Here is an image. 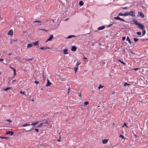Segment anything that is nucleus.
<instances>
[{"label": "nucleus", "instance_id": "obj_36", "mask_svg": "<svg viewBox=\"0 0 148 148\" xmlns=\"http://www.w3.org/2000/svg\"><path fill=\"white\" fill-rule=\"evenodd\" d=\"M88 101H86L84 103V104L86 105H87L88 104Z\"/></svg>", "mask_w": 148, "mask_h": 148}, {"label": "nucleus", "instance_id": "obj_34", "mask_svg": "<svg viewBox=\"0 0 148 148\" xmlns=\"http://www.w3.org/2000/svg\"><path fill=\"white\" fill-rule=\"evenodd\" d=\"M20 92L21 94L25 95V93L24 91H23L22 90H21Z\"/></svg>", "mask_w": 148, "mask_h": 148}, {"label": "nucleus", "instance_id": "obj_63", "mask_svg": "<svg viewBox=\"0 0 148 148\" xmlns=\"http://www.w3.org/2000/svg\"><path fill=\"white\" fill-rule=\"evenodd\" d=\"M12 54V53H8V55H11Z\"/></svg>", "mask_w": 148, "mask_h": 148}, {"label": "nucleus", "instance_id": "obj_59", "mask_svg": "<svg viewBox=\"0 0 148 148\" xmlns=\"http://www.w3.org/2000/svg\"><path fill=\"white\" fill-rule=\"evenodd\" d=\"M40 29L41 30H44V31H47V30H45L44 29Z\"/></svg>", "mask_w": 148, "mask_h": 148}, {"label": "nucleus", "instance_id": "obj_53", "mask_svg": "<svg viewBox=\"0 0 148 148\" xmlns=\"http://www.w3.org/2000/svg\"><path fill=\"white\" fill-rule=\"evenodd\" d=\"M70 90V88H69L68 89V93L69 94V92H70V91H69V90Z\"/></svg>", "mask_w": 148, "mask_h": 148}, {"label": "nucleus", "instance_id": "obj_44", "mask_svg": "<svg viewBox=\"0 0 148 148\" xmlns=\"http://www.w3.org/2000/svg\"><path fill=\"white\" fill-rule=\"evenodd\" d=\"M34 130L37 132H38L39 131L36 128H35Z\"/></svg>", "mask_w": 148, "mask_h": 148}, {"label": "nucleus", "instance_id": "obj_58", "mask_svg": "<svg viewBox=\"0 0 148 148\" xmlns=\"http://www.w3.org/2000/svg\"><path fill=\"white\" fill-rule=\"evenodd\" d=\"M135 71H137V70L138 69V68H135L134 69Z\"/></svg>", "mask_w": 148, "mask_h": 148}, {"label": "nucleus", "instance_id": "obj_14", "mask_svg": "<svg viewBox=\"0 0 148 148\" xmlns=\"http://www.w3.org/2000/svg\"><path fill=\"white\" fill-rule=\"evenodd\" d=\"M68 49H65L63 50V53L65 54H68Z\"/></svg>", "mask_w": 148, "mask_h": 148}, {"label": "nucleus", "instance_id": "obj_12", "mask_svg": "<svg viewBox=\"0 0 148 148\" xmlns=\"http://www.w3.org/2000/svg\"><path fill=\"white\" fill-rule=\"evenodd\" d=\"M35 127L34 126H33L31 129H29L28 130H26L25 131V132H28L29 131H30L32 130H34L35 129Z\"/></svg>", "mask_w": 148, "mask_h": 148}, {"label": "nucleus", "instance_id": "obj_5", "mask_svg": "<svg viewBox=\"0 0 148 148\" xmlns=\"http://www.w3.org/2000/svg\"><path fill=\"white\" fill-rule=\"evenodd\" d=\"M138 15L139 16H140L143 18L144 17V15L142 12H138Z\"/></svg>", "mask_w": 148, "mask_h": 148}, {"label": "nucleus", "instance_id": "obj_49", "mask_svg": "<svg viewBox=\"0 0 148 148\" xmlns=\"http://www.w3.org/2000/svg\"><path fill=\"white\" fill-rule=\"evenodd\" d=\"M128 8L127 7H123L122 8V9H127Z\"/></svg>", "mask_w": 148, "mask_h": 148}, {"label": "nucleus", "instance_id": "obj_21", "mask_svg": "<svg viewBox=\"0 0 148 148\" xmlns=\"http://www.w3.org/2000/svg\"><path fill=\"white\" fill-rule=\"evenodd\" d=\"M40 48L42 49H51L49 47H41Z\"/></svg>", "mask_w": 148, "mask_h": 148}, {"label": "nucleus", "instance_id": "obj_54", "mask_svg": "<svg viewBox=\"0 0 148 148\" xmlns=\"http://www.w3.org/2000/svg\"><path fill=\"white\" fill-rule=\"evenodd\" d=\"M130 51V52L131 53H132V54H135V53H134V52H132V51Z\"/></svg>", "mask_w": 148, "mask_h": 148}, {"label": "nucleus", "instance_id": "obj_4", "mask_svg": "<svg viewBox=\"0 0 148 148\" xmlns=\"http://www.w3.org/2000/svg\"><path fill=\"white\" fill-rule=\"evenodd\" d=\"M14 133L13 132L11 131H6L5 132V134L6 135L10 134L12 135L14 134Z\"/></svg>", "mask_w": 148, "mask_h": 148}, {"label": "nucleus", "instance_id": "obj_29", "mask_svg": "<svg viewBox=\"0 0 148 148\" xmlns=\"http://www.w3.org/2000/svg\"><path fill=\"white\" fill-rule=\"evenodd\" d=\"M10 88H11L10 87H7L6 88L4 89L3 90H4L5 91H6L8 90L9 89H10Z\"/></svg>", "mask_w": 148, "mask_h": 148}, {"label": "nucleus", "instance_id": "obj_51", "mask_svg": "<svg viewBox=\"0 0 148 148\" xmlns=\"http://www.w3.org/2000/svg\"><path fill=\"white\" fill-rule=\"evenodd\" d=\"M80 63L77 62L76 64V65L78 66L80 64Z\"/></svg>", "mask_w": 148, "mask_h": 148}, {"label": "nucleus", "instance_id": "obj_40", "mask_svg": "<svg viewBox=\"0 0 148 148\" xmlns=\"http://www.w3.org/2000/svg\"><path fill=\"white\" fill-rule=\"evenodd\" d=\"M34 23H40L41 22V21H34Z\"/></svg>", "mask_w": 148, "mask_h": 148}, {"label": "nucleus", "instance_id": "obj_35", "mask_svg": "<svg viewBox=\"0 0 148 148\" xmlns=\"http://www.w3.org/2000/svg\"><path fill=\"white\" fill-rule=\"evenodd\" d=\"M134 42H136L138 40V39L136 38H134Z\"/></svg>", "mask_w": 148, "mask_h": 148}, {"label": "nucleus", "instance_id": "obj_22", "mask_svg": "<svg viewBox=\"0 0 148 148\" xmlns=\"http://www.w3.org/2000/svg\"><path fill=\"white\" fill-rule=\"evenodd\" d=\"M32 46V44H28L27 45V48H29Z\"/></svg>", "mask_w": 148, "mask_h": 148}, {"label": "nucleus", "instance_id": "obj_15", "mask_svg": "<svg viewBox=\"0 0 148 148\" xmlns=\"http://www.w3.org/2000/svg\"><path fill=\"white\" fill-rule=\"evenodd\" d=\"M42 125H43V123H40L37 126H35V127H36V128H38V127H40L42 126Z\"/></svg>", "mask_w": 148, "mask_h": 148}, {"label": "nucleus", "instance_id": "obj_10", "mask_svg": "<svg viewBox=\"0 0 148 148\" xmlns=\"http://www.w3.org/2000/svg\"><path fill=\"white\" fill-rule=\"evenodd\" d=\"M130 13L129 12H126L123 13L124 16H126L128 15L130 16Z\"/></svg>", "mask_w": 148, "mask_h": 148}, {"label": "nucleus", "instance_id": "obj_42", "mask_svg": "<svg viewBox=\"0 0 148 148\" xmlns=\"http://www.w3.org/2000/svg\"><path fill=\"white\" fill-rule=\"evenodd\" d=\"M125 39V37H123L122 38V40L123 41Z\"/></svg>", "mask_w": 148, "mask_h": 148}, {"label": "nucleus", "instance_id": "obj_47", "mask_svg": "<svg viewBox=\"0 0 148 148\" xmlns=\"http://www.w3.org/2000/svg\"><path fill=\"white\" fill-rule=\"evenodd\" d=\"M43 80L44 81H45V79H46V78H45V76H44V75H43Z\"/></svg>", "mask_w": 148, "mask_h": 148}, {"label": "nucleus", "instance_id": "obj_7", "mask_svg": "<svg viewBox=\"0 0 148 148\" xmlns=\"http://www.w3.org/2000/svg\"><path fill=\"white\" fill-rule=\"evenodd\" d=\"M8 35H12L13 34V31L12 30H9V31L8 32Z\"/></svg>", "mask_w": 148, "mask_h": 148}, {"label": "nucleus", "instance_id": "obj_30", "mask_svg": "<svg viewBox=\"0 0 148 148\" xmlns=\"http://www.w3.org/2000/svg\"><path fill=\"white\" fill-rule=\"evenodd\" d=\"M118 15L119 16H124L123 14L122 13H119L118 14Z\"/></svg>", "mask_w": 148, "mask_h": 148}, {"label": "nucleus", "instance_id": "obj_25", "mask_svg": "<svg viewBox=\"0 0 148 148\" xmlns=\"http://www.w3.org/2000/svg\"><path fill=\"white\" fill-rule=\"evenodd\" d=\"M143 133L146 136H147L148 135V132L147 131H145Z\"/></svg>", "mask_w": 148, "mask_h": 148}, {"label": "nucleus", "instance_id": "obj_55", "mask_svg": "<svg viewBox=\"0 0 148 148\" xmlns=\"http://www.w3.org/2000/svg\"><path fill=\"white\" fill-rule=\"evenodd\" d=\"M32 59H33V58H31V59H28L27 60H32Z\"/></svg>", "mask_w": 148, "mask_h": 148}, {"label": "nucleus", "instance_id": "obj_61", "mask_svg": "<svg viewBox=\"0 0 148 148\" xmlns=\"http://www.w3.org/2000/svg\"><path fill=\"white\" fill-rule=\"evenodd\" d=\"M3 60V59H0V61L2 62Z\"/></svg>", "mask_w": 148, "mask_h": 148}, {"label": "nucleus", "instance_id": "obj_23", "mask_svg": "<svg viewBox=\"0 0 148 148\" xmlns=\"http://www.w3.org/2000/svg\"><path fill=\"white\" fill-rule=\"evenodd\" d=\"M31 125V124H29L27 123H26L25 124L23 125L22 126V127H25L27 126H29Z\"/></svg>", "mask_w": 148, "mask_h": 148}, {"label": "nucleus", "instance_id": "obj_56", "mask_svg": "<svg viewBox=\"0 0 148 148\" xmlns=\"http://www.w3.org/2000/svg\"><path fill=\"white\" fill-rule=\"evenodd\" d=\"M79 96L80 97V98L81 97V93H80V94H79Z\"/></svg>", "mask_w": 148, "mask_h": 148}, {"label": "nucleus", "instance_id": "obj_24", "mask_svg": "<svg viewBox=\"0 0 148 148\" xmlns=\"http://www.w3.org/2000/svg\"><path fill=\"white\" fill-rule=\"evenodd\" d=\"M84 4V3L83 2V1H80L79 2V4L80 5V6H82Z\"/></svg>", "mask_w": 148, "mask_h": 148}, {"label": "nucleus", "instance_id": "obj_31", "mask_svg": "<svg viewBox=\"0 0 148 148\" xmlns=\"http://www.w3.org/2000/svg\"><path fill=\"white\" fill-rule=\"evenodd\" d=\"M130 84H128L126 82H125L123 86H125L126 85H130Z\"/></svg>", "mask_w": 148, "mask_h": 148}, {"label": "nucleus", "instance_id": "obj_64", "mask_svg": "<svg viewBox=\"0 0 148 148\" xmlns=\"http://www.w3.org/2000/svg\"><path fill=\"white\" fill-rule=\"evenodd\" d=\"M83 59H87V58L85 57H84V58H83Z\"/></svg>", "mask_w": 148, "mask_h": 148}, {"label": "nucleus", "instance_id": "obj_26", "mask_svg": "<svg viewBox=\"0 0 148 148\" xmlns=\"http://www.w3.org/2000/svg\"><path fill=\"white\" fill-rule=\"evenodd\" d=\"M146 33V31L145 30H144L142 32V36H144Z\"/></svg>", "mask_w": 148, "mask_h": 148}, {"label": "nucleus", "instance_id": "obj_13", "mask_svg": "<svg viewBox=\"0 0 148 148\" xmlns=\"http://www.w3.org/2000/svg\"><path fill=\"white\" fill-rule=\"evenodd\" d=\"M51 84V82H49V81L48 80V79H47V84H46V86H49Z\"/></svg>", "mask_w": 148, "mask_h": 148}, {"label": "nucleus", "instance_id": "obj_46", "mask_svg": "<svg viewBox=\"0 0 148 148\" xmlns=\"http://www.w3.org/2000/svg\"><path fill=\"white\" fill-rule=\"evenodd\" d=\"M112 25V24H110V25H109L107 26V27H109L111 26Z\"/></svg>", "mask_w": 148, "mask_h": 148}, {"label": "nucleus", "instance_id": "obj_18", "mask_svg": "<svg viewBox=\"0 0 148 148\" xmlns=\"http://www.w3.org/2000/svg\"><path fill=\"white\" fill-rule=\"evenodd\" d=\"M126 40L128 41V42L130 43L131 44V41L130 40V38H129L128 36H127V37Z\"/></svg>", "mask_w": 148, "mask_h": 148}, {"label": "nucleus", "instance_id": "obj_3", "mask_svg": "<svg viewBox=\"0 0 148 148\" xmlns=\"http://www.w3.org/2000/svg\"><path fill=\"white\" fill-rule=\"evenodd\" d=\"M130 16H135L134 15L135 14V11H131L130 12H129Z\"/></svg>", "mask_w": 148, "mask_h": 148}, {"label": "nucleus", "instance_id": "obj_50", "mask_svg": "<svg viewBox=\"0 0 148 148\" xmlns=\"http://www.w3.org/2000/svg\"><path fill=\"white\" fill-rule=\"evenodd\" d=\"M9 67H10V68L11 69H12L13 71H14V70L15 69L13 68L12 67V66H9Z\"/></svg>", "mask_w": 148, "mask_h": 148}, {"label": "nucleus", "instance_id": "obj_1", "mask_svg": "<svg viewBox=\"0 0 148 148\" xmlns=\"http://www.w3.org/2000/svg\"><path fill=\"white\" fill-rule=\"evenodd\" d=\"M135 23H136L135 25L138 26V27L139 29L141 30H143L144 29L145 27L144 25L140 23H138V22H135Z\"/></svg>", "mask_w": 148, "mask_h": 148}, {"label": "nucleus", "instance_id": "obj_27", "mask_svg": "<svg viewBox=\"0 0 148 148\" xmlns=\"http://www.w3.org/2000/svg\"><path fill=\"white\" fill-rule=\"evenodd\" d=\"M119 61L121 63H122L124 65H125L126 64L125 62H124L123 61H122L121 60H119Z\"/></svg>", "mask_w": 148, "mask_h": 148}, {"label": "nucleus", "instance_id": "obj_41", "mask_svg": "<svg viewBox=\"0 0 148 148\" xmlns=\"http://www.w3.org/2000/svg\"><path fill=\"white\" fill-rule=\"evenodd\" d=\"M34 83H36V84H38L39 83V82L38 81H35Z\"/></svg>", "mask_w": 148, "mask_h": 148}, {"label": "nucleus", "instance_id": "obj_9", "mask_svg": "<svg viewBox=\"0 0 148 148\" xmlns=\"http://www.w3.org/2000/svg\"><path fill=\"white\" fill-rule=\"evenodd\" d=\"M105 28V26L104 25L98 28V30H101Z\"/></svg>", "mask_w": 148, "mask_h": 148}, {"label": "nucleus", "instance_id": "obj_43", "mask_svg": "<svg viewBox=\"0 0 148 148\" xmlns=\"http://www.w3.org/2000/svg\"><path fill=\"white\" fill-rule=\"evenodd\" d=\"M77 69H78V67H76L74 69V70L75 71V72H77Z\"/></svg>", "mask_w": 148, "mask_h": 148}, {"label": "nucleus", "instance_id": "obj_6", "mask_svg": "<svg viewBox=\"0 0 148 148\" xmlns=\"http://www.w3.org/2000/svg\"><path fill=\"white\" fill-rule=\"evenodd\" d=\"M53 36L52 35H51L49 38L45 41V42H47L48 41H51L53 38Z\"/></svg>", "mask_w": 148, "mask_h": 148}, {"label": "nucleus", "instance_id": "obj_17", "mask_svg": "<svg viewBox=\"0 0 148 148\" xmlns=\"http://www.w3.org/2000/svg\"><path fill=\"white\" fill-rule=\"evenodd\" d=\"M108 141V140L107 139H103L102 140V142L103 144H106Z\"/></svg>", "mask_w": 148, "mask_h": 148}, {"label": "nucleus", "instance_id": "obj_28", "mask_svg": "<svg viewBox=\"0 0 148 148\" xmlns=\"http://www.w3.org/2000/svg\"><path fill=\"white\" fill-rule=\"evenodd\" d=\"M103 87L104 86H102L100 84L99 85V86L98 87V89H100L101 88H103Z\"/></svg>", "mask_w": 148, "mask_h": 148}, {"label": "nucleus", "instance_id": "obj_45", "mask_svg": "<svg viewBox=\"0 0 148 148\" xmlns=\"http://www.w3.org/2000/svg\"><path fill=\"white\" fill-rule=\"evenodd\" d=\"M6 121L10 122H12V121L10 119H7L6 120Z\"/></svg>", "mask_w": 148, "mask_h": 148}, {"label": "nucleus", "instance_id": "obj_38", "mask_svg": "<svg viewBox=\"0 0 148 148\" xmlns=\"http://www.w3.org/2000/svg\"><path fill=\"white\" fill-rule=\"evenodd\" d=\"M124 126H125L126 127H128H128H128V126H127V125H126V123H125H125H124V125H123V127Z\"/></svg>", "mask_w": 148, "mask_h": 148}, {"label": "nucleus", "instance_id": "obj_11", "mask_svg": "<svg viewBox=\"0 0 148 148\" xmlns=\"http://www.w3.org/2000/svg\"><path fill=\"white\" fill-rule=\"evenodd\" d=\"M39 123V122H34V123H32L31 124V125H33L35 127V126H36V125L37 124H38Z\"/></svg>", "mask_w": 148, "mask_h": 148}, {"label": "nucleus", "instance_id": "obj_52", "mask_svg": "<svg viewBox=\"0 0 148 148\" xmlns=\"http://www.w3.org/2000/svg\"><path fill=\"white\" fill-rule=\"evenodd\" d=\"M9 138L8 137H4V139H8Z\"/></svg>", "mask_w": 148, "mask_h": 148}, {"label": "nucleus", "instance_id": "obj_37", "mask_svg": "<svg viewBox=\"0 0 148 148\" xmlns=\"http://www.w3.org/2000/svg\"><path fill=\"white\" fill-rule=\"evenodd\" d=\"M14 76H15V75H16V69H14Z\"/></svg>", "mask_w": 148, "mask_h": 148}, {"label": "nucleus", "instance_id": "obj_32", "mask_svg": "<svg viewBox=\"0 0 148 148\" xmlns=\"http://www.w3.org/2000/svg\"><path fill=\"white\" fill-rule=\"evenodd\" d=\"M136 34L138 35H140L141 34V33L140 32H136Z\"/></svg>", "mask_w": 148, "mask_h": 148}, {"label": "nucleus", "instance_id": "obj_2", "mask_svg": "<svg viewBox=\"0 0 148 148\" xmlns=\"http://www.w3.org/2000/svg\"><path fill=\"white\" fill-rule=\"evenodd\" d=\"M114 18L116 20H120L123 22H126V21H125L124 20L121 18L120 17H119L118 16H117V17H114Z\"/></svg>", "mask_w": 148, "mask_h": 148}, {"label": "nucleus", "instance_id": "obj_39", "mask_svg": "<svg viewBox=\"0 0 148 148\" xmlns=\"http://www.w3.org/2000/svg\"><path fill=\"white\" fill-rule=\"evenodd\" d=\"M119 137H121L122 139H124V137L122 135H120Z\"/></svg>", "mask_w": 148, "mask_h": 148}, {"label": "nucleus", "instance_id": "obj_62", "mask_svg": "<svg viewBox=\"0 0 148 148\" xmlns=\"http://www.w3.org/2000/svg\"><path fill=\"white\" fill-rule=\"evenodd\" d=\"M57 141L58 142H60L61 141V140L60 139H58Z\"/></svg>", "mask_w": 148, "mask_h": 148}, {"label": "nucleus", "instance_id": "obj_60", "mask_svg": "<svg viewBox=\"0 0 148 148\" xmlns=\"http://www.w3.org/2000/svg\"><path fill=\"white\" fill-rule=\"evenodd\" d=\"M0 138L2 139H4V137L2 136H0Z\"/></svg>", "mask_w": 148, "mask_h": 148}, {"label": "nucleus", "instance_id": "obj_48", "mask_svg": "<svg viewBox=\"0 0 148 148\" xmlns=\"http://www.w3.org/2000/svg\"><path fill=\"white\" fill-rule=\"evenodd\" d=\"M44 123L45 124H49L48 122L47 121H46L44 122Z\"/></svg>", "mask_w": 148, "mask_h": 148}, {"label": "nucleus", "instance_id": "obj_20", "mask_svg": "<svg viewBox=\"0 0 148 148\" xmlns=\"http://www.w3.org/2000/svg\"><path fill=\"white\" fill-rule=\"evenodd\" d=\"M76 36L75 35H69L66 38L67 39L73 37H75Z\"/></svg>", "mask_w": 148, "mask_h": 148}, {"label": "nucleus", "instance_id": "obj_33", "mask_svg": "<svg viewBox=\"0 0 148 148\" xmlns=\"http://www.w3.org/2000/svg\"><path fill=\"white\" fill-rule=\"evenodd\" d=\"M140 40L142 41H144L145 40H147V38H146V39H140Z\"/></svg>", "mask_w": 148, "mask_h": 148}, {"label": "nucleus", "instance_id": "obj_8", "mask_svg": "<svg viewBox=\"0 0 148 148\" xmlns=\"http://www.w3.org/2000/svg\"><path fill=\"white\" fill-rule=\"evenodd\" d=\"M77 50V48L75 46H73L72 47L71 50L73 51H75Z\"/></svg>", "mask_w": 148, "mask_h": 148}, {"label": "nucleus", "instance_id": "obj_19", "mask_svg": "<svg viewBox=\"0 0 148 148\" xmlns=\"http://www.w3.org/2000/svg\"><path fill=\"white\" fill-rule=\"evenodd\" d=\"M38 41H36L35 42H34V43H33V44L34 45H38V47H37L38 48V47H39V46L38 45Z\"/></svg>", "mask_w": 148, "mask_h": 148}, {"label": "nucleus", "instance_id": "obj_57", "mask_svg": "<svg viewBox=\"0 0 148 148\" xmlns=\"http://www.w3.org/2000/svg\"><path fill=\"white\" fill-rule=\"evenodd\" d=\"M13 41V40H11L10 41V44H12V41Z\"/></svg>", "mask_w": 148, "mask_h": 148}, {"label": "nucleus", "instance_id": "obj_16", "mask_svg": "<svg viewBox=\"0 0 148 148\" xmlns=\"http://www.w3.org/2000/svg\"><path fill=\"white\" fill-rule=\"evenodd\" d=\"M135 22H137V21H136V20H134L133 21H131L130 22V23L131 24H134L135 25Z\"/></svg>", "mask_w": 148, "mask_h": 148}]
</instances>
